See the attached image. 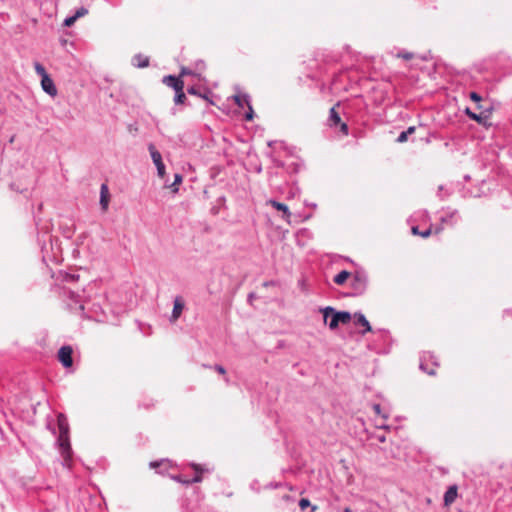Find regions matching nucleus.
Instances as JSON below:
<instances>
[{
	"mask_svg": "<svg viewBox=\"0 0 512 512\" xmlns=\"http://www.w3.org/2000/svg\"><path fill=\"white\" fill-rule=\"evenodd\" d=\"M60 295L71 310L79 311L82 316L88 318L93 317V315L90 313V302L86 298L85 289H83L80 293L79 291H75L70 287L63 286L61 288Z\"/></svg>",
	"mask_w": 512,
	"mask_h": 512,
	"instance_id": "obj_1",
	"label": "nucleus"
},
{
	"mask_svg": "<svg viewBox=\"0 0 512 512\" xmlns=\"http://www.w3.org/2000/svg\"><path fill=\"white\" fill-rule=\"evenodd\" d=\"M57 426L59 434L56 443L58 445L60 454L63 458V465L70 467L72 459V448L69 438V423L67 417L63 413L57 415Z\"/></svg>",
	"mask_w": 512,
	"mask_h": 512,
	"instance_id": "obj_2",
	"label": "nucleus"
},
{
	"mask_svg": "<svg viewBox=\"0 0 512 512\" xmlns=\"http://www.w3.org/2000/svg\"><path fill=\"white\" fill-rule=\"evenodd\" d=\"M325 324L331 330H335L339 324L346 325L351 321V313L348 311H336L333 307L327 306L321 309Z\"/></svg>",
	"mask_w": 512,
	"mask_h": 512,
	"instance_id": "obj_3",
	"label": "nucleus"
},
{
	"mask_svg": "<svg viewBox=\"0 0 512 512\" xmlns=\"http://www.w3.org/2000/svg\"><path fill=\"white\" fill-rule=\"evenodd\" d=\"M368 286V275L364 270H356L351 278L350 287L351 292L350 296L357 297L363 295Z\"/></svg>",
	"mask_w": 512,
	"mask_h": 512,
	"instance_id": "obj_4",
	"label": "nucleus"
},
{
	"mask_svg": "<svg viewBox=\"0 0 512 512\" xmlns=\"http://www.w3.org/2000/svg\"><path fill=\"white\" fill-rule=\"evenodd\" d=\"M439 219L441 221V225L435 227L434 232L436 234L440 233L444 229V225L453 226L457 223L459 219L458 211L456 209L444 210Z\"/></svg>",
	"mask_w": 512,
	"mask_h": 512,
	"instance_id": "obj_5",
	"label": "nucleus"
},
{
	"mask_svg": "<svg viewBox=\"0 0 512 512\" xmlns=\"http://www.w3.org/2000/svg\"><path fill=\"white\" fill-rule=\"evenodd\" d=\"M148 150L151 156L153 163L157 168V174L160 178H164L165 176V165L162 161L161 153L156 149L153 143L148 144Z\"/></svg>",
	"mask_w": 512,
	"mask_h": 512,
	"instance_id": "obj_6",
	"label": "nucleus"
},
{
	"mask_svg": "<svg viewBox=\"0 0 512 512\" xmlns=\"http://www.w3.org/2000/svg\"><path fill=\"white\" fill-rule=\"evenodd\" d=\"M477 108L481 110L479 114L474 113L470 108L465 109V114L477 123L484 124L485 120L488 119L491 114L492 107L484 108L482 105L478 104Z\"/></svg>",
	"mask_w": 512,
	"mask_h": 512,
	"instance_id": "obj_7",
	"label": "nucleus"
},
{
	"mask_svg": "<svg viewBox=\"0 0 512 512\" xmlns=\"http://www.w3.org/2000/svg\"><path fill=\"white\" fill-rule=\"evenodd\" d=\"M73 350L69 345L62 346L58 351V360L65 367L69 368L73 364Z\"/></svg>",
	"mask_w": 512,
	"mask_h": 512,
	"instance_id": "obj_8",
	"label": "nucleus"
},
{
	"mask_svg": "<svg viewBox=\"0 0 512 512\" xmlns=\"http://www.w3.org/2000/svg\"><path fill=\"white\" fill-rule=\"evenodd\" d=\"M184 302L182 297L176 296L173 302V310L171 313V316L169 318L171 323H174L178 320V318L181 316L183 310H184Z\"/></svg>",
	"mask_w": 512,
	"mask_h": 512,
	"instance_id": "obj_9",
	"label": "nucleus"
},
{
	"mask_svg": "<svg viewBox=\"0 0 512 512\" xmlns=\"http://www.w3.org/2000/svg\"><path fill=\"white\" fill-rule=\"evenodd\" d=\"M41 87H42L43 91L45 93H47L48 95H50L52 97L57 95V88L49 75H45L41 79Z\"/></svg>",
	"mask_w": 512,
	"mask_h": 512,
	"instance_id": "obj_10",
	"label": "nucleus"
},
{
	"mask_svg": "<svg viewBox=\"0 0 512 512\" xmlns=\"http://www.w3.org/2000/svg\"><path fill=\"white\" fill-rule=\"evenodd\" d=\"M163 83L171 87L174 91H178L184 88V82L180 77L173 75H167L163 78Z\"/></svg>",
	"mask_w": 512,
	"mask_h": 512,
	"instance_id": "obj_11",
	"label": "nucleus"
},
{
	"mask_svg": "<svg viewBox=\"0 0 512 512\" xmlns=\"http://www.w3.org/2000/svg\"><path fill=\"white\" fill-rule=\"evenodd\" d=\"M267 203L269 205H271L273 208H275L276 210L282 211L283 212L282 218L285 221L290 222L291 212L287 205H285L284 203L278 202L276 200H273V199H270Z\"/></svg>",
	"mask_w": 512,
	"mask_h": 512,
	"instance_id": "obj_12",
	"label": "nucleus"
},
{
	"mask_svg": "<svg viewBox=\"0 0 512 512\" xmlns=\"http://www.w3.org/2000/svg\"><path fill=\"white\" fill-rule=\"evenodd\" d=\"M458 496V488L456 485H451L448 487L446 492L444 493L443 501L445 506H450L453 504Z\"/></svg>",
	"mask_w": 512,
	"mask_h": 512,
	"instance_id": "obj_13",
	"label": "nucleus"
},
{
	"mask_svg": "<svg viewBox=\"0 0 512 512\" xmlns=\"http://www.w3.org/2000/svg\"><path fill=\"white\" fill-rule=\"evenodd\" d=\"M354 319L356 325H361L364 327V329L361 331L362 335H365L367 332L372 331V327L364 314H362L361 312H357L354 314Z\"/></svg>",
	"mask_w": 512,
	"mask_h": 512,
	"instance_id": "obj_14",
	"label": "nucleus"
},
{
	"mask_svg": "<svg viewBox=\"0 0 512 512\" xmlns=\"http://www.w3.org/2000/svg\"><path fill=\"white\" fill-rule=\"evenodd\" d=\"M100 205L103 211L108 209L109 205V190L106 184L101 185L100 189Z\"/></svg>",
	"mask_w": 512,
	"mask_h": 512,
	"instance_id": "obj_15",
	"label": "nucleus"
},
{
	"mask_svg": "<svg viewBox=\"0 0 512 512\" xmlns=\"http://www.w3.org/2000/svg\"><path fill=\"white\" fill-rule=\"evenodd\" d=\"M191 467L194 469L195 471V475L193 478H191L190 480L186 481L187 483H199L202 481V472L204 471V469L201 467V465L199 464H196V463H192L191 464Z\"/></svg>",
	"mask_w": 512,
	"mask_h": 512,
	"instance_id": "obj_16",
	"label": "nucleus"
},
{
	"mask_svg": "<svg viewBox=\"0 0 512 512\" xmlns=\"http://www.w3.org/2000/svg\"><path fill=\"white\" fill-rule=\"evenodd\" d=\"M132 64L137 68H145L149 65V58L142 54H137L133 57Z\"/></svg>",
	"mask_w": 512,
	"mask_h": 512,
	"instance_id": "obj_17",
	"label": "nucleus"
},
{
	"mask_svg": "<svg viewBox=\"0 0 512 512\" xmlns=\"http://www.w3.org/2000/svg\"><path fill=\"white\" fill-rule=\"evenodd\" d=\"M59 279L64 283H74L79 280V275L75 273L60 272Z\"/></svg>",
	"mask_w": 512,
	"mask_h": 512,
	"instance_id": "obj_18",
	"label": "nucleus"
},
{
	"mask_svg": "<svg viewBox=\"0 0 512 512\" xmlns=\"http://www.w3.org/2000/svg\"><path fill=\"white\" fill-rule=\"evenodd\" d=\"M233 99L239 107H244L245 105H249V103L251 102L250 96L246 93L234 95Z\"/></svg>",
	"mask_w": 512,
	"mask_h": 512,
	"instance_id": "obj_19",
	"label": "nucleus"
},
{
	"mask_svg": "<svg viewBox=\"0 0 512 512\" xmlns=\"http://www.w3.org/2000/svg\"><path fill=\"white\" fill-rule=\"evenodd\" d=\"M350 276V272L347 270H342L334 277L333 281L337 285H343Z\"/></svg>",
	"mask_w": 512,
	"mask_h": 512,
	"instance_id": "obj_20",
	"label": "nucleus"
},
{
	"mask_svg": "<svg viewBox=\"0 0 512 512\" xmlns=\"http://www.w3.org/2000/svg\"><path fill=\"white\" fill-rule=\"evenodd\" d=\"M329 122H330V126H336L339 123H341L340 115L338 114V112L335 110L334 107H332L330 109Z\"/></svg>",
	"mask_w": 512,
	"mask_h": 512,
	"instance_id": "obj_21",
	"label": "nucleus"
},
{
	"mask_svg": "<svg viewBox=\"0 0 512 512\" xmlns=\"http://www.w3.org/2000/svg\"><path fill=\"white\" fill-rule=\"evenodd\" d=\"M427 356L429 358H434L430 353H424L422 356H421V361H420V369L424 372H426L427 374L429 375H434L435 374V371L432 369V370H429L425 364V361H426V358Z\"/></svg>",
	"mask_w": 512,
	"mask_h": 512,
	"instance_id": "obj_22",
	"label": "nucleus"
},
{
	"mask_svg": "<svg viewBox=\"0 0 512 512\" xmlns=\"http://www.w3.org/2000/svg\"><path fill=\"white\" fill-rule=\"evenodd\" d=\"M415 132V127L414 126H410L407 130L405 131H402L399 136L397 137V142L398 143H404L407 141L408 139V136L413 134Z\"/></svg>",
	"mask_w": 512,
	"mask_h": 512,
	"instance_id": "obj_23",
	"label": "nucleus"
},
{
	"mask_svg": "<svg viewBox=\"0 0 512 512\" xmlns=\"http://www.w3.org/2000/svg\"><path fill=\"white\" fill-rule=\"evenodd\" d=\"M411 230H412L413 235H419V236H421L423 238H427L432 233V229L431 228H428V229H426L425 231L422 232V231L419 230L418 226H413Z\"/></svg>",
	"mask_w": 512,
	"mask_h": 512,
	"instance_id": "obj_24",
	"label": "nucleus"
},
{
	"mask_svg": "<svg viewBox=\"0 0 512 512\" xmlns=\"http://www.w3.org/2000/svg\"><path fill=\"white\" fill-rule=\"evenodd\" d=\"M185 100H186V95H185L183 89L175 91V97H174L175 104H183L185 102Z\"/></svg>",
	"mask_w": 512,
	"mask_h": 512,
	"instance_id": "obj_25",
	"label": "nucleus"
},
{
	"mask_svg": "<svg viewBox=\"0 0 512 512\" xmlns=\"http://www.w3.org/2000/svg\"><path fill=\"white\" fill-rule=\"evenodd\" d=\"M182 175L179 173H176L174 175V182L169 185V187L172 189L173 192H178V185L182 182Z\"/></svg>",
	"mask_w": 512,
	"mask_h": 512,
	"instance_id": "obj_26",
	"label": "nucleus"
},
{
	"mask_svg": "<svg viewBox=\"0 0 512 512\" xmlns=\"http://www.w3.org/2000/svg\"><path fill=\"white\" fill-rule=\"evenodd\" d=\"M34 68H35L36 73L41 77V79L45 75H48V73L46 72V69L44 68V66L42 64L36 62L34 65Z\"/></svg>",
	"mask_w": 512,
	"mask_h": 512,
	"instance_id": "obj_27",
	"label": "nucleus"
},
{
	"mask_svg": "<svg viewBox=\"0 0 512 512\" xmlns=\"http://www.w3.org/2000/svg\"><path fill=\"white\" fill-rule=\"evenodd\" d=\"M187 92L188 94H191V95H196V96H199V97H202L204 99H207V95L206 93L205 94H202L197 88L195 87H189L187 89Z\"/></svg>",
	"mask_w": 512,
	"mask_h": 512,
	"instance_id": "obj_28",
	"label": "nucleus"
},
{
	"mask_svg": "<svg viewBox=\"0 0 512 512\" xmlns=\"http://www.w3.org/2000/svg\"><path fill=\"white\" fill-rule=\"evenodd\" d=\"M246 106L248 107V111L245 113V119L247 121H251L254 117V111H253L251 102L249 103V105H246Z\"/></svg>",
	"mask_w": 512,
	"mask_h": 512,
	"instance_id": "obj_29",
	"label": "nucleus"
},
{
	"mask_svg": "<svg viewBox=\"0 0 512 512\" xmlns=\"http://www.w3.org/2000/svg\"><path fill=\"white\" fill-rule=\"evenodd\" d=\"M469 98L476 103H479L482 100L481 95L475 91L469 93Z\"/></svg>",
	"mask_w": 512,
	"mask_h": 512,
	"instance_id": "obj_30",
	"label": "nucleus"
},
{
	"mask_svg": "<svg viewBox=\"0 0 512 512\" xmlns=\"http://www.w3.org/2000/svg\"><path fill=\"white\" fill-rule=\"evenodd\" d=\"M86 14H88V9H86L85 7H80L76 13L74 14V16L76 17V19L80 18V17H83L85 16Z\"/></svg>",
	"mask_w": 512,
	"mask_h": 512,
	"instance_id": "obj_31",
	"label": "nucleus"
},
{
	"mask_svg": "<svg viewBox=\"0 0 512 512\" xmlns=\"http://www.w3.org/2000/svg\"><path fill=\"white\" fill-rule=\"evenodd\" d=\"M311 505L310 501L307 498H301L299 501V507L301 510H305Z\"/></svg>",
	"mask_w": 512,
	"mask_h": 512,
	"instance_id": "obj_32",
	"label": "nucleus"
},
{
	"mask_svg": "<svg viewBox=\"0 0 512 512\" xmlns=\"http://www.w3.org/2000/svg\"><path fill=\"white\" fill-rule=\"evenodd\" d=\"M76 20H77L76 17L74 15H72V16H69V17L65 18L63 24L66 27H70V26H72L75 23Z\"/></svg>",
	"mask_w": 512,
	"mask_h": 512,
	"instance_id": "obj_33",
	"label": "nucleus"
},
{
	"mask_svg": "<svg viewBox=\"0 0 512 512\" xmlns=\"http://www.w3.org/2000/svg\"><path fill=\"white\" fill-rule=\"evenodd\" d=\"M373 410H374V412H375L377 415H381V416H382L383 418H385V419L387 418V415L382 414L380 404H374V405H373Z\"/></svg>",
	"mask_w": 512,
	"mask_h": 512,
	"instance_id": "obj_34",
	"label": "nucleus"
},
{
	"mask_svg": "<svg viewBox=\"0 0 512 512\" xmlns=\"http://www.w3.org/2000/svg\"><path fill=\"white\" fill-rule=\"evenodd\" d=\"M173 479L176 480L177 482H180V483L185 484V485H189L190 484V483L186 482L189 479L184 478L182 475L174 476Z\"/></svg>",
	"mask_w": 512,
	"mask_h": 512,
	"instance_id": "obj_35",
	"label": "nucleus"
},
{
	"mask_svg": "<svg viewBox=\"0 0 512 512\" xmlns=\"http://www.w3.org/2000/svg\"><path fill=\"white\" fill-rule=\"evenodd\" d=\"M398 57L404 58L406 60H410L413 57V54L409 53V52L399 53Z\"/></svg>",
	"mask_w": 512,
	"mask_h": 512,
	"instance_id": "obj_36",
	"label": "nucleus"
},
{
	"mask_svg": "<svg viewBox=\"0 0 512 512\" xmlns=\"http://www.w3.org/2000/svg\"><path fill=\"white\" fill-rule=\"evenodd\" d=\"M340 131L344 134V135H348V126L346 123H340Z\"/></svg>",
	"mask_w": 512,
	"mask_h": 512,
	"instance_id": "obj_37",
	"label": "nucleus"
},
{
	"mask_svg": "<svg viewBox=\"0 0 512 512\" xmlns=\"http://www.w3.org/2000/svg\"><path fill=\"white\" fill-rule=\"evenodd\" d=\"M214 369H215L218 373H220V374H225V373H226L225 368H224L223 366H221V365H215Z\"/></svg>",
	"mask_w": 512,
	"mask_h": 512,
	"instance_id": "obj_38",
	"label": "nucleus"
},
{
	"mask_svg": "<svg viewBox=\"0 0 512 512\" xmlns=\"http://www.w3.org/2000/svg\"><path fill=\"white\" fill-rule=\"evenodd\" d=\"M192 74H193V72L189 68L183 67L181 69V75H192Z\"/></svg>",
	"mask_w": 512,
	"mask_h": 512,
	"instance_id": "obj_39",
	"label": "nucleus"
},
{
	"mask_svg": "<svg viewBox=\"0 0 512 512\" xmlns=\"http://www.w3.org/2000/svg\"><path fill=\"white\" fill-rule=\"evenodd\" d=\"M196 68H197V69H202V68H204V62H203V61H201V60H200V61H198V62L196 63Z\"/></svg>",
	"mask_w": 512,
	"mask_h": 512,
	"instance_id": "obj_40",
	"label": "nucleus"
},
{
	"mask_svg": "<svg viewBox=\"0 0 512 512\" xmlns=\"http://www.w3.org/2000/svg\"><path fill=\"white\" fill-rule=\"evenodd\" d=\"M225 200H226V199H225V197H224V196H221V197H219V198L217 199V203H218V204H224V203H225Z\"/></svg>",
	"mask_w": 512,
	"mask_h": 512,
	"instance_id": "obj_41",
	"label": "nucleus"
},
{
	"mask_svg": "<svg viewBox=\"0 0 512 512\" xmlns=\"http://www.w3.org/2000/svg\"><path fill=\"white\" fill-rule=\"evenodd\" d=\"M150 466H151L152 468H155V467L159 466V462H151V463H150Z\"/></svg>",
	"mask_w": 512,
	"mask_h": 512,
	"instance_id": "obj_42",
	"label": "nucleus"
},
{
	"mask_svg": "<svg viewBox=\"0 0 512 512\" xmlns=\"http://www.w3.org/2000/svg\"><path fill=\"white\" fill-rule=\"evenodd\" d=\"M505 315H511L512 316V308L510 310H506L504 312Z\"/></svg>",
	"mask_w": 512,
	"mask_h": 512,
	"instance_id": "obj_43",
	"label": "nucleus"
},
{
	"mask_svg": "<svg viewBox=\"0 0 512 512\" xmlns=\"http://www.w3.org/2000/svg\"><path fill=\"white\" fill-rule=\"evenodd\" d=\"M270 285H273V282H272V281H268V282H265V283H264V286H266V287H267V286H270Z\"/></svg>",
	"mask_w": 512,
	"mask_h": 512,
	"instance_id": "obj_44",
	"label": "nucleus"
},
{
	"mask_svg": "<svg viewBox=\"0 0 512 512\" xmlns=\"http://www.w3.org/2000/svg\"><path fill=\"white\" fill-rule=\"evenodd\" d=\"M93 307H95V313H97L98 310H101L100 306L93 305Z\"/></svg>",
	"mask_w": 512,
	"mask_h": 512,
	"instance_id": "obj_45",
	"label": "nucleus"
},
{
	"mask_svg": "<svg viewBox=\"0 0 512 512\" xmlns=\"http://www.w3.org/2000/svg\"><path fill=\"white\" fill-rule=\"evenodd\" d=\"M48 428L52 430V433L55 434L56 431H55V428H51L50 424L48 425Z\"/></svg>",
	"mask_w": 512,
	"mask_h": 512,
	"instance_id": "obj_46",
	"label": "nucleus"
},
{
	"mask_svg": "<svg viewBox=\"0 0 512 512\" xmlns=\"http://www.w3.org/2000/svg\"><path fill=\"white\" fill-rule=\"evenodd\" d=\"M253 297H254L253 293H250L249 296H248L249 300L253 299Z\"/></svg>",
	"mask_w": 512,
	"mask_h": 512,
	"instance_id": "obj_47",
	"label": "nucleus"
},
{
	"mask_svg": "<svg viewBox=\"0 0 512 512\" xmlns=\"http://www.w3.org/2000/svg\"><path fill=\"white\" fill-rule=\"evenodd\" d=\"M344 512H352L350 508H345Z\"/></svg>",
	"mask_w": 512,
	"mask_h": 512,
	"instance_id": "obj_48",
	"label": "nucleus"
},
{
	"mask_svg": "<svg viewBox=\"0 0 512 512\" xmlns=\"http://www.w3.org/2000/svg\"><path fill=\"white\" fill-rule=\"evenodd\" d=\"M433 364H434L435 366H438V363H437L435 360H433Z\"/></svg>",
	"mask_w": 512,
	"mask_h": 512,
	"instance_id": "obj_49",
	"label": "nucleus"
},
{
	"mask_svg": "<svg viewBox=\"0 0 512 512\" xmlns=\"http://www.w3.org/2000/svg\"><path fill=\"white\" fill-rule=\"evenodd\" d=\"M380 428H384V429H386V428H387V426H386V425H381V426H380Z\"/></svg>",
	"mask_w": 512,
	"mask_h": 512,
	"instance_id": "obj_50",
	"label": "nucleus"
},
{
	"mask_svg": "<svg viewBox=\"0 0 512 512\" xmlns=\"http://www.w3.org/2000/svg\"><path fill=\"white\" fill-rule=\"evenodd\" d=\"M310 207L315 208V207H316V204H310Z\"/></svg>",
	"mask_w": 512,
	"mask_h": 512,
	"instance_id": "obj_51",
	"label": "nucleus"
},
{
	"mask_svg": "<svg viewBox=\"0 0 512 512\" xmlns=\"http://www.w3.org/2000/svg\"><path fill=\"white\" fill-rule=\"evenodd\" d=\"M310 207L315 208V207H316V204H310Z\"/></svg>",
	"mask_w": 512,
	"mask_h": 512,
	"instance_id": "obj_52",
	"label": "nucleus"
}]
</instances>
